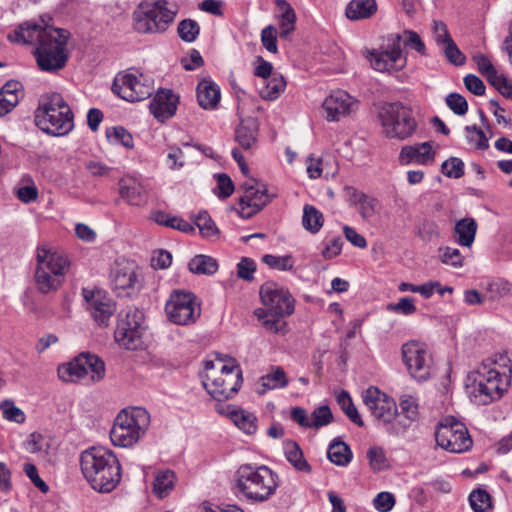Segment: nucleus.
<instances>
[{"instance_id":"26","label":"nucleus","mask_w":512,"mask_h":512,"mask_svg":"<svg viewBox=\"0 0 512 512\" xmlns=\"http://www.w3.org/2000/svg\"><path fill=\"white\" fill-rule=\"evenodd\" d=\"M178 103L179 97L172 90H160L151 100L149 108L157 120L164 122L175 114Z\"/></svg>"},{"instance_id":"5","label":"nucleus","mask_w":512,"mask_h":512,"mask_svg":"<svg viewBox=\"0 0 512 512\" xmlns=\"http://www.w3.org/2000/svg\"><path fill=\"white\" fill-rule=\"evenodd\" d=\"M202 383L206 391L217 401L232 398L242 384V370L234 359L227 364L218 361L205 362Z\"/></svg>"},{"instance_id":"17","label":"nucleus","mask_w":512,"mask_h":512,"mask_svg":"<svg viewBox=\"0 0 512 512\" xmlns=\"http://www.w3.org/2000/svg\"><path fill=\"white\" fill-rule=\"evenodd\" d=\"M112 92L125 101L138 102L149 98L154 88L146 82L143 74L136 72H119L113 81Z\"/></svg>"},{"instance_id":"45","label":"nucleus","mask_w":512,"mask_h":512,"mask_svg":"<svg viewBox=\"0 0 512 512\" xmlns=\"http://www.w3.org/2000/svg\"><path fill=\"white\" fill-rule=\"evenodd\" d=\"M106 136L110 142L121 144L126 148H133L134 146L132 135L122 126L108 128Z\"/></svg>"},{"instance_id":"58","label":"nucleus","mask_w":512,"mask_h":512,"mask_svg":"<svg viewBox=\"0 0 512 512\" xmlns=\"http://www.w3.org/2000/svg\"><path fill=\"white\" fill-rule=\"evenodd\" d=\"M261 42L269 52L276 53L278 51L277 30L273 25H268L261 31Z\"/></svg>"},{"instance_id":"53","label":"nucleus","mask_w":512,"mask_h":512,"mask_svg":"<svg viewBox=\"0 0 512 512\" xmlns=\"http://www.w3.org/2000/svg\"><path fill=\"white\" fill-rule=\"evenodd\" d=\"M440 258L442 263L450 265L455 268L463 266L464 257L460 251L456 248L445 247L439 249Z\"/></svg>"},{"instance_id":"25","label":"nucleus","mask_w":512,"mask_h":512,"mask_svg":"<svg viewBox=\"0 0 512 512\" xmlns=\"http://www.w3.org/2000/svg\"><path fill=\"white\" fill-rule=\"evenodd\" d=\"M435 155L431 142L406 145L400 150L399 162L401 165H430L435 161Z\"/></svg>"},{"instance_id":"44","label":"nucleus","mask_w":512,"mask_h":512,"mask_svg":"<svg viewBox=\"0 0 512 512\" xmlns=\"http://www.w3.org/2000/svg\"><path fill=\"white\" fill-rule=\"evenodd\" d=\"M263 263L270 268L278 271H290L293 269L295 261L291 255L275 256L266 254L262 257Z\"/></svg>"},{"instance_id":"3","label":"nucleus","mask_w":512,"mask_h":512,"mask_svg":"<svg viewBox=\"0 0 512 512\" xmlns=\"http://www.w3.org/2000/svg\"><path fill=\"white\" fill-rule=\"evenodd\" d=\"M35 125L53 137L68 135L74 129V114L59 93H47L40 97L34 112Z\"/></svg>"},{"instance_id":"22","label":"nucleus","mask_w":512,"mask_h":512,"mask_svg":"<svg viewBox=\"0 0 512 512\" xmlns=\"http://www.w3.org/2000/svg\"><path fill=\"white\" fill-rule=\"evenodd\" d=\"M328 121H339L358 109V101L344 90L333 91L323 102Z\"/></svg>"},{"instance_id":"19","label":"nucleus","mask_w":512,"mask_h":512,"mask_svg":"<svg viewBox=\"0 0 512 512\" xmlns=\"http://www.w3.org/2000/svg\"><path fill=\"white\" fill-rule=\"evenodd\" d=\"M402 358L410 375L419 380L430 376L432 357L425 344L409 341L402 346Z\"/></svg>"},{"instance_id":"43","label":"nucleus","mask_w":512,"mask_h":512,"mask_svg":"<svg viewBox=\"0 0 512 512\" xmlns=\"http://www.w3.org/2000/svg\"><path fill=\"white\" fill-rule=\"evenodd\" d=\"M469 502L474 512H486L492 508L491 497L484 489L473 490L469 495Z\"/></svg>"},{"instance_id":"47","label":"nucleus","mask_w":512,"mask_h":512,"mask_svg":"<svg viewBox=\"0 0 512 512\" xmlns=\"http://www.w3.org/2000/svg\"><path fill=\"white\" fill-rule=\"evenodd\" d=\"M177 31L183 41L191 43L195 41L199 35L200 27L196 21L185 19L178 24Z\"/></svg>"},{"instance_id":"30","label":"nucleus","mask_w":512,"mask_h":512,"mask_svg":"<svg viewBox=\"0 0 512 512\" xmlns=\"http://www.w3.org/2000/svg\"><path fill=\"white\" fill-rule=\"evenodd\" d=\"M376 12V0H351L345 9L346 17L353 21L368 19Z\"/></svg>"},{"instance_id":"38","label":"nucleus","mask_w":512,"mask_h":512,"mask_svg":"<svg viewBox=\"0 0 512 512\" xmlns=\"http://www.w3.org/2000/svg\"><path fill=\"white\" fill-rule=\"evenodd\" d=\"M261 385L263 390L260 391V394L265 393L266 390L284 388L288 384V379L286 377V373L282 367H273L271 372L263 375L260 378Z\"/></svg>"},{"instance_id":"32","label":"nucleus","mask_w":512,"mask_h":512,"mask_svg":"<svg viewBox=\"0 0 512 512\" xmlns=\"http://www.w3.org/2000/svg\"><path fill=\"white\" fill-rule=\"evenodd\" d=\"M477 223L473 218H463L459 220L454 228L456 242L465 247H470L477 232Z\"/></svg>"},{"instance_id":"64","label":"nucleus","mask_w":512,"mask_h":512,"mask_svg":"<svg viewBox=\"0 0 512 512\" xmlns=\"http://www.w3.org/2000/svg\"><path fill=\"white\" fill-rule=\"evenodd\" d=\"M166 164L172 170H177L184 166V154L179 147H169Z\"/></svg>"},{"instance_id":"49","label":"nucleus","mask_w":512,"mask_h":512,"mask_svg":"<svg viewBox=\"0 0 512 512\" xmlns=\"http://www.w3.org/2000/svg\"><path fill=\"white\" fill-rule=\"evenodd\" d=\"M333 421V414L327 405H322L313 410L310 418L311 428L319 429Z\"/></svg>"},{"instance_id":"35","label":"nucleus","mask_w":512,"mask_h":512,"mask_svg":"<svg viewBox=\"0 0 512 512\" xmlns=\"http://www.w3.org/2000/svg\"><path fill=\"white\" fill-rule=\"evenodd\" d=\"M176 475L172 470H163L156 473L153 491L159 498L166 497L174 488Z\"/></svg>"},{"instance_id":"13","label":"nucleus","mask_w":512,"mask_h":512,"mask_svg":"<svg viewBox=\"0 0 512 512\" xmlns=\"http://www.w3.org/2000/svg\"><path fill=\"white\" fill-rule=\"evenodd\" d=\"M58 376L64 382H76L87 377L96 382L104 378L105 365L97 355L81 353L71 362L59 366Z\"/></svg>"},{"instance_id":"57","label":"nucleus","mask_w":512,"mask_h":512,"mask_svg":"<svg viewBox=\"0 0 512 512\" xmlns=\"http://www.w3.org/2000/svg\"><path fill=\"white\" fill-rule=\"evenodd\" d=\"M447 106L459 116L465 115L468 111L466 99L458 93H450L446 97Z\"/></svg>"},{"instance_id":"46","label":"nucleus","mask_w":512,"mask_h":512,"mask_svg":"<svg viewBox=\"0 0 512 512\" xmlns=\"http://www.w3.org/2000/svg\"><path fill=\"white\" fill-rule=\"evenodd\" d=\"M195 225L198 227L203 237L208 238L219 234V229L207 212H200L196 216Z\"/></svg>"},{"instance_id":"27","label":"nucleus","mask_w":512,"mask_h":512,"mask_svg":"<svg viewBox=\"0 0 512 512\" xmlns=\"http://www.w3.org/2000/svg\"><path fill=\"white\" fill-rule=\"evenodd\" d=\"M119 194L129 205L141 206L147 201L143 186L132 177H123L120 179Z\"/></svg>"},{"instance_id":"18","label":"nucleus","mask_w":512,"mask_h":512,"mask_svg":"<svg viewBox=\"0 0 512 512\" xmlns=\"http://www.w3.org/2000/svg\"><path fill=\"white\" fill-rule=\"evenodd\" d=\"M401 34H396L391 45L385 50H368L366 58L371 67L378 72H393L402 70L407 64V58L401 49Z\"/></svg>"},{"instance_id":"41","label":"nucleus","mask_w":512,"mask_h":512,"mask_svg":"<svg viewBox=\"0 0 512 512\" xmlns=\"http://www.w3.org/2000/svg\"><path fill=\"white\" fill-rule=\"evenodd\" d=\"M324 223L323 214L312 205L303 208L302 224L311 233H317Z\"/></svg>"},{"instance_id":"4","label":"nucleus","mask_w":512,"mask_h":512,"mask_svg":"<svg viewBox=\"0 0 512 512\" xmlns=\"http://www.w3.org/2000/svg\"><path fill=\"white\" fill-rule=\"evenodd\" d=\"M264 308L255 310L256 317L267 331L283 333L286 322L282 319L294 311V299L288 290L273 282H266L260 288Z\"/></svg>"},{"instance_id":"40","label":"nucleus","mask_w":512,"mask_h":512,"mask_svg":"<svg viewBox=\"0 0 512 512\" xmlns=\"http://www.w3.org/2000/svg\"><path fill=\"white\" fill-rule=\"evenodd\" d=\"M286 81L282 75L273 74L271 78L265 80V85L260 89V96L265 100H275L284 91Z\"/></svg>"},{"instance_id":"15","label":"nucleus","mask_w":512,"mask_h":512,"mask_svg":"<svg viewBox=\"0 0 512 512\" xmlns=\"http://www.w3.org/2000/svg\"><path fill=\"white\" fill-rule=\"evenodd\" d=\"M435 440L438 446L452 453L466 452L473 444L466 426L454 417H446L437 425Z\"/></svg>"},{"instance_id":"1","label":"nucleus","mask_w":512,"mask_h":512,"mask_svg":"<svg viewBox=\"0 0 512 512\" xmlns=\"http://www.w3.org/2000/svg\"><path fill=\"white\" fill-rule=\"evenodd\" d=\"M11 42L35 45L34 55L42 71L55 72L62 69L67 62V30L53 28L44 20L41 23L27 21L8 34Z\"/></svg>"},{"instance_id":"7","label":"nucleus","mask_w":512,"mask_h":512,"mask_svg":"<svg viewBox=\"0 0 512 512\" xmlns=\"http://www.w3.org/2000/svg\"><path fill=\"white\" fill-rule=\"evenodd\" d=\"M34 279L37 290L42 294L57 291L69 268V261L63 254L47 247H38Z\"/></svg>"},{"instance_id":"63","label":"nucleus","mask_w":512,"mask_h":512,"mask_svg":"<svg viewBox=\"0 0 512 512\" xmlns=\"http://www.w3.org/2000/svg\"><path fill=\"white\" fill-rule=\"evenodd\" d=\"M401 412L408 421V426L418 416V405L412 397H406L400 401ZM407 424V422H405Z\"/></svg>"},{"instance_id":"62","label":"nucleus","mask_w":512,"mask_h":512,"mask_svg":"<svg viewBox=\"0 0 512 512\" xmlns=\"http://www.w3.org/2000/svg\"><path fill=\"white\" fill-rule=\"evenodd\" d=\"M255 271L256 263L250 258L244 257L237 264V275L243 280L251 281L254 278Z\"/></svg>"},{"instance_id":"2","label":"nucleus","mask_w":512,"mask_h":512,"mask_svg":"<svg viewBox=\"0 0 512 512\" xmlns=\"http://www.w3.org/2000/svg\"><path fill=\"white\" fill-rule=\"evenodd\" d=\"M81 471L91 487L109 493L121 480V466L116 455L104 447H92L81 453Z\"/></svg>"},{"instance_id":"11","label":"nucleus","mask_w":512,"mask_h":512,"mask_svg":"<svg viewBox=\"0 0 512 512\" xmlns=\"http://www.w3.org/2000/svg\"><path fill=\"white\" fill-rule=\"evenodd\" d=\"M378 118L383 133L389 138L405 140L410 138L417 129L412 109L401 102L384 104L378 113Z\"/></svg>"},{"instance_id":"28","label":"nucleus","mask_w":512,"mask_h":512,"mask_svg":"<svg viewBox=\"0 0 512 512\" xmlns=\"http://www.w3.org/2000/svg\"><path fill=\"white\" fill-rule=\"evenodd\" d=\"M219 86L211 80L204 79L197 86L198 104L205 110L215 109L220 101Z\"/></svg>"},{"instance_id":"31","label":"nucleus","mask_w":512,"mask_h":512,"mask_svg":"<svg viewBox=\"0 0 512 512\" xmlns=\"http://www.w3.org/2000/svg\"><path fill=\"white\" fill-rule=\"evenodd\" d=\"M258 127L256 120H242L235 132V139L243 149H251L257 141Z\"/></svg>"},{"instance_id":"12","label":"nucleus","mask_w":512,"mask_h":512,"mask_svg":"<svg viewBox=\"0 0 512 512\" xmlns=\"http://www.w3.org/2000/svg\"><path fill=\"white\" fill-rule=\"evenodd\" d=\"M144 313L135 306H127L118 314L114 331L115 341L123 348L136 350L142 343Z\"/></svg>"},{"instance_id":"54","label":"nucleus","mask_w":512,"mask_h":512,"mask_svg":"<svg viewBox=\"0 0 512 512\" xmlns=\"http://www.w3.org/2000/svg\"><path fill=\"white\" fill-rule=\"evenodd\" d=\"M442 52L444 53L446 59L455 66H462L466 62L465 55L457 47L454 40L443 46Z\"/></svg>"},{"instance_id":"34","label":"nucleus","mask_w":512,"mask_h":512,"mask_svg":"<svg viewBox=\"0 0 512 512\" xmlns=\"http://www.w3.org/2000/svg\"><path fill=\"white\" fill-rule=\"evenodd\" d=\"M277 6L281 10L279 35L281 38L287 39V37L295 30L296 14L290 4L285 0H278Z\"/></svg>"},{"instance_id":"21","label":"nucleus","mask_w":512,"mask_h":512,"mask_svg":"<svg viewBox=\"0 0 512 512\" xmlns=\"http://www.w3.org/2000/svg\"><path fill=\"white\" fill-rule=\"evenodd\" d=\"M82 294L94 321L99 325L107 326L116 311L114 301L104 290L98 288H83Z\"/></svg>"},{"instance_id":"23","label":"nucleus","mask_w":512,"mask_h":512,"mask_svg":"<svg viewBox=\"0 0 512 512\" xmlns=\"http://www.w3.org/2000/svg\"><path fill=\"white\" fill-rule=\"evenodd\" d=\"M111 287L120 297H128L139 290V281L132 264L116 263L110 275Z\"/></svg>"},{"instance_id":"52","label":"nucleus","mask_w":512,"mask_h":512,"mask_svg":"<svg viewBox=\"0 0 512 512\" xmlns=\"http://www.w3.org/2000/svg\"><path fill=\"white\" fill-rule=\"evenodd\" d=\"M465 132L467 141L475 144L477 149L486 150L489 148L488 138L480 128L475 125L466 126Z\"/></svg>"},{"instance_id":"39","label":"nucleus","mask_w":512,"mask_h":512,"mask_svg":"<svg viewBox=\"0 0 512 512\" xmlns=\"http://www.w3.org/2000/svg\"><path fill=\"white\" fill-rule=\"evenodd\" d=\"M229 417L233 423L247 434H254L257 430V418L252 413L243 409L232 410Z\"/></svg>"},{"instance_id":"48","label":"nucleus","mask_w":512,"mask_h":512,"mask_svg":"<svg viewBox=\"0 0 512 512\" xmlns=\"http://www.w3.org/2000/svg\"><path fill=\"white\" fill-rule=\"evenodd\" d=\"M367 458L373 471H382L389 466L385 452L381 447H370L367 451Z\"/></svg>"},{"instance_id":"33","label":"nucleus","mask_w":512,"mask_h":512,"mask_svg":"<svg viewBox=\"0 0 512 512\" xmlns=\"http://www.w3.org/2000/svg\"><path fill=\"white\" fill-rule=\"evenodd\" d=\"M284 452L287 461L298 471L310 473L311 466L306 461L303 451L297 442L287 440L284 443Z\"/></svg>"},{"instance_id":"55","label":"nucleus","mask_w":512,"mask_h":512,"mask_svg":"<svg viewBox=\"0 0 512 512\" xmlns=\"http://www.w3.org/2000/svg\"><path fill=\"white\" fill-rule=\"evenodd\" d=\"M432 31L435 42L437 43L438 46L443 47L450 43L451 41H453L448 31L447 25L442 21L433 20Z\"/></svg>"},{"instance_id":"56","label":"nucleus","mask_w":512,"mask_h":512,"mask_svg":"<svg viewBox=\"0 0 512 512\" xmlns=\"http://www.w3.org/2000/svg\"><path fill=\"white\" fill-rule=\"evenodd\" d=\"M401 36L405 46L414 49L422 56L426 55V46L418 33L412 30H405Z\"/></svg>"},{"instance_id":"51","label":"nucleus","mask_w":512,"mask_h":512,"mask_svg":"<svg viewBox=\"0 0 512 512\" xmlns=\"http://www.w3.org/2000/svg\"><path fill=\"white\" fill-rule=\"evenodd\" d=\"M441 171L448 178L459 179L464 175V163L460 158L450 157L442 163Z\"/></svg>"},{"instance_id":"6","label":"nucleus","mask_w":512,"mask_h":512,"mask_svg":"<svg viewBox=\"0 0 512 512\" xmlns=\"http://www.w3.org/2000/svg\"><path fill=\"white\" fill-rule=\"evenodd\" d=\"M278 475L265 465H241L237 470V487L254 502L268 500L279 486Z\"/></svg>"},{"instance_id":"61","label":"nucleus","mask_w":512,"mask_h":512,"mask_svg":"<svg viewBox=\"0 0 512 512\" xmlns=\"http://www.w3.org/2000/svg\"><path fill=\"white\" fill-rule=\"evenodd\" d=\"M373 505L379 512H389L395 505V497L390 492H380L373 499Z\"/></svg>"},{"instance_id":"9","label":"nucleus","mask_w":512,"mask_h":512,"mask_svg":"<svg viewBox=\"0 0 512 512\" xmlns=\"http://www.w3.org/2000/svg\"><path fill=\"white\" fill-rule=\"evenodd\" d=\"M362 399L374 421L377 425L385 427L388 434L397 436L406 431L408 424L402 420L395 423L399 413L393 398L371 386L362 393Z\"/></svg>"},{"instance_id":"36","label":"nucleus","mask_w":512,"mask_h":512,"mask_svg":"<svg viewBox=\"0 0 512 512\" xmlns=\"http://www.w3.org/2000/svg\"><path fill=\"white\" fill-rule=\"evenodd\" d=\"M327 455L329 460L338 466H346L352 459V452L349 446L337 440L331 442Z\"/></svg>"},{"instance_id":"60","label":"nucleus","mask_w":512,"mask_h":512,"mask_svg":"<svg viewBox=\"0 0 512 512\" xmlns=\"http://www.w3.org/2000/svg\"><path fill=\"white\" fill-rule=\"evenodd\" d=\"M387 309L394 313L403 315H412L416 312V306L414 305L413 299L409 297H403L397 303L388 304Z\"/></svg>"},{"instance_id":"42","label":"nucleus","mask_w":512,"mask_h":512,"mask_svg":"<svg viewBox=\"0 0 512 512\" xmlns=\"http://www.w3.org/2000/svg\"><path fill=\"white\" fill-rule=\"evenodd\" d=\"M338 405L341 407L344 414L357 426L363 427L364 422L352 402V399L349 393L345 390H342L336 397Z\"/></svg>"},{"instance_id":"20","label":"nucleus","mask_w":512,"mask_h":512,"mask_svg":"<svg viewBox=\"0 0 512 512\" xmlns=\"http://www.w3.org/2000/svg\"><path fill=\"white\" fill-rule=\"evenodd\" d=\"M240 188L243 194L239 197L238 213L242 218H251L271 201L266 186L255 179L246 180Z\"/></svg>"},{"instance_id":"50","label":"nucleus","mask_w":512,"mask_h":512,"mask_svg":"<svg viewBox=\"0 0 512 512\" xmlns=\"http://www.w3.org/2000/svg\"><path fill=\"white\" fill-rule=\"evenodd\" d=\"M0 409L2 411L4 419L22 424L26 420L24 412L15 406L12 400H4L0 403Z\"/></svg>"},{"instance_id":"14","label":"nucleus","mask_w":512,"mask_h":512,"mask_svg":"<svg viewBox=\"0 0 512 512\" xmlns=\"http://www.w3.org/2000/svg\"><path fill=\"white\" fill-rule=\"evenodd\" d=\"M141 12L135 13V29L140 33L163 32L174 20L175 12L167 8L166 0H151L140 5Z\"/></svg>"},{"instance_id":"8","label":"nucleus","mask_w":512,"mask_h":512,"mask_svg":"<svg viewBox=\"0 0 512 512\" xmlns=\"http://www.w3.org/2000/svg\"><path fill=\"white\" fill-rule=\"evenodd\" d=\"M150 414L142 407L123 409L115 418L110 438L115 446L130 447L146 433Z\"/></svg>"},{"instance_id":"24","label":"nucleus","mask_w":512,"mask_h":512,"mask_svg":"<svg viewBox=\"0 0 512 512\" xmlns=\"http://www.w3.org/2000/svg\"><path fill=\"white\" fill-rule=\"evenodd\" d=\"M348 201L354 206L364 221L372 220L379 214L381 205L377 198L368 195L354 187L345 188Z\"/></svg>"},{"instance_id":"59","label":"nucleus","mask_w":512,"mask_h":512,"mask_svg":"<svg viewBox=\"0 0 512 512\" xmlns=\"http://www.w3.org/2000/svg\"><path fill=\"white\" fill-rule=\"evenodd\" d=\"M343 240L340 236H333L325 240V248L322 251V256L325 259H333L338 256L342 251Z\"/></svg>"},{"instance_id":"10","label":"nucleus","mask_w":512,"mask_h":512,"mask_svg":"<svg viewBox=\"0 0 512 512\" xmlns=\"http://www.w3.org/2000/svg\"><path fill=\"white\" fill-rule=\"evenodd\" d=\"M467 389L469 397L476 405H487L501 398L505 388L502 375L491 366V363L483 362L468 376Z\"/></svg>"},{"instance_id":"37","label":"nucleus","mask_w":512,"mask_h":512,"mask_svg":"<svg viewBox=\"0 0 512 512\" xmlns=\"http://www.w3.org/2000/svg\"><path fill=\"white\" fill-rule=\"evenodd\" d=\"M189 270L194 274L212 275L218 270L216 259L207 255H196L188 263Z\"/></svg>"},{"instance_id":"29","label":"nucleus","mask_w":512,"mask_h":512,"mask_svg":"<svg viewBox=\"0 0 512 512\" xmlns=\"http://www.w3.org/2000/svg\"><path fill=\"white\" fill-rule=\"evenodd\" d=\"M22 85L18 81H8L0 89V117L10 113L19 103Z\"/></svg>"},{"instance_id":"16","label":"nucleus","mask_w":512,"mask_h":512,"mask_svg":"<svg viewBox=\"0 0 512 512\" xmlns=\"http://www.w3.org/2000/svg\"><path fill=\"white\" fill-rule=\"evenodd\" d=\"M165 312L172 323L190 325L200 317L201 308L193 293L175 290L166 302Z\"/></svg>"}]
</instances>
